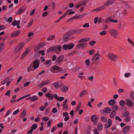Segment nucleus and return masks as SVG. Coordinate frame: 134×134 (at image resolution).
<instances>
[{
    "instance_id": "1",
    "label": "nucleus",
    "mask_w": 134,
    "mask_h": 134,
    "mask_svg": "<svg viewBox=\"0 0 134 134\" xmlns=\"http://www.w3.org/2000/svg\"><path fill=\"white\" fill-rule=\"evenodd\" d=\"M72 34V32L70 31H68L64 34L63 36V41L65 42L67 41L68 40L74 38V37H70Z\"/></svg>"
},
{
    "instance_id": "2",
    "label": "nucleus",
    "mask_w": 134,
    "mask_h": 134,
    "mask_svg": "<svg viewBox=\"0 0 134 134\" xmlns=\"http://www.w3.org/2000/svg\"><path fill=\"white\" fill-rule=\"evenodd\" d=\"M75 44L72 43H70L68 44H64L62 46L63 49L66 51L72 49L74 46Z\"/></svg>"
},
{
    "instance_id": "3",
    "label": "nucleus",
    "mask_w": 134,
    "mask_h": 134,
    "mask_svg": "<svg viewBox=\"0 0 134 134\" xmlns=\"http://www.w3.org/2000/svg\"><path fill=\"white\" fill-rule=\"evenodd\" d=\"M109 32L111 36L115 38H118L119 36L118 35V32L114 29H111L109 30Z\"/></svg>"
},
{
    "instance_id": "4",
    "label": "nucleus",
    "mask_w": 134,
    "mask_h": 134,
    "mask_svg": "<svg viewBox=\"0 0 134 134\" xmlns=\"http://www.w3.org/2000/svg\"><path fill=\"white\" fill-rule=\"evenodd\" d=\"M59 87L62 91L66 93L68 91V87L63 84L61 82H59Z\"/></svg>"
},
{
    "instance_id": "5",
    "label": "nucleus",
    "mask_w": 134,
    "mask_h": 134,
    "mask_svg": "<svg viewBox=\"0 0 134 134\" xmlns=\"http://www.w3.org/2000/svg\"><path fill=\"white\" fill-rule=\"evenodd\" d=\"M108 56L109 59L114 62H116L117 57L113 53L111 52L109 53Z\"/></svg>"
},
{
    "instance_id": "6",
    "label": "nucleus",
    "mask_w": 134,
    "mask_h": 134,
    "mask_svg": "<svg viewBox=\"0 0 134 134\" xmlns=\"http://www.w3.org/2000/svg\"><path fill=\"white\" fill-rule=\"evenodd\" d=\"M30 49L29 48H27L24 51L20 57V59H23L25 58L29 54Z\"/></svg>"
},
{
    "instance_id": "7",
    "label": "nucleus",
    "mask_w": 134,
    "mask_h": 134,
    "mask_svg": "<svg viewBox=\"0 0 134 134\" xmlns=\"http://www.w3.org/2000/svg\"><path fill=\"white\" fill-rule=\"evenodd\" d=\"M24 45L25 43L23 42L20 43L15 48V52H17L19 51L20 50L24 47Z\"/></svg>"
},
{
    "instance_id": "8",
    "label": "nucleus",
    "mask_w": 134,
    "mask_h": 134,
    "mask_svg": "<svg viewBox=\"0 0 134 134\" xmlns=\"http://www.w3.org/2000/svg\"><path fill=\"white\" fill-rule=\"evenodd\" d=\"M68 100L67 99H65L62 105L63 109L66 111L68 110V105L67 103Z\"/></svg>"
},
{
    "instance_id": "9",
    "label": "nucleus",
    "mask_w": 134,
    "mask_h": 134,
    "mask_svg": "<svg viewBox=\"0 0 134 134\" xmlns=\"http://www.w3.org/2000/svg\"><path fill=\"white\" fill-rule=\"evenodd\" d=\"M87 45V43H81L77 45L76 48L77 49H83L86 48Z\"/></svg>"
},
{
    "instance_id": "10",
    "label": "nucleus",
    "mask_w": 134,
    "mask_h": 134,
    "mask_svg": "<svg viewBox=\"0 0 134 134\" xmlns=\"http://www.w3.org/2000/svg\"><path fill=\"white\" fill-rule=\"evenodd\" d=\"M115 2V0H108L104 3L103 5L105 8L106 6L112 4Z\"/></svg>"
},
{
    "instance_id": "11",
    "label": "nucleus",
    "mask_w": 134,
    "mask_h": 134,
    "mask_svg": "<svg viewBox=\"0 0 134 134\" xmlns=\"http://www.w3.org/2000/svg\"><path fill=\"white\" fill-rule=\"evenodd\" d=\"M91 120L93 122H94L93 124L94 125H97L98 122V119L96 115H93L91 117Z\"/></svg>"
},
{
    "instance_id": "12",
    "label": "nucleus",
    "mask_w": 134,
    "mask_h": 134,
    "mask_svg": "<svg viewBox=\"0 0 134 134\" xmlns=\"http://www.w3.org/2000/svg\"><path fill=\"white\" fill-rule=\"evenodd\" d=\"M126 104L129 107H132L133 105V102L129 98H127L126 99Z\"/></svg>"
},
{
    "instance_id": "13",
    "label": "nucleus",
    "mask_w": 134,
    "mask_h": 134,
    "mask_svg": "<svg viewBox=\"0 0 134 134\" xmlns=\"http://www.w3.org/2000/svg\"><path fill=\"white\" fill-rule=\"evenodd\" d=\"M58 49H59V46H56L49 48L48 49L47 51L48 52H52L56 51Z\"/></svg>"
},
{
    "instance_id": "14",
    "label": "nucleus",
    "mask_w": 134,
    "mask_h": 134,
    "mask_svg": "<svg viewBox=\"0 0 134 134\" xmlns=\"http://www.w3.org/2000/svg\"><path fill=\"white\" fill-rule=\"evenodd\" d=\"M90 38L89 37H86L82 38L80 40H79L78 41V43H80L82 42H86L88 41H90Z\"/></svg>"
},
{
    "instance_id": "15",
    "label": "nucleus",
    "mask_w": 134,
    "mask_h": 134,
    "mask_svg": "<svg viewBox=\"0 0 134 134\" xmlns=\"http://www.w3.org/2000/svg\"><path fill=\"white\" fill-rule=\"evenodd\" d=\"M32 66L35 69L37 68L39 65V63L37 60L34 61L33 63Z\"/></svg>"
},
{
    "instance_id": "16",
    "label": "nucleus",
    "mask_w": 134,
    "mask_h": 134,
    "mask_svg": "<svg viewBox=\"0 0 134 134\" xmlns=\"http://www.w3.org/2000/svg\"><path fill=\"white\" fill-rule=\"evenodd\" d=\"M25 10V8L24 7H22L19 9L16 12V14L18 15L21 14L24 12Z\"/></svg>"
},
{
    "instance_id": "17",
    "label": "nucleus",
    "mask_w": 134,
    "mask_h": 134,
    "mask_svg": "<svg viewBox=\"0 0 134 134\" xmlns=\"http://www.w3.org/2000/svg\"><path fill=\"white\" fill-rule=\"evenodd\" d=\"M20 31L19 30H17L12 33L11 35V37H15L18 36L20 34Z\"/></svg>"
},
{
    "instance_id": "18",
    "label": "nucleus",
    "mask_w": 134,
    "mask_h": 134,
    "mask_svg": "<svg viewBox=\"0 0 134 134\" xmlns=\"http://www.w3.org/2000/svg\"><path fill=\"white\" fill-rule=\"evenodd\" d=\"M84 5L85 6L86 5H85V2L83 1H81L79 3H78L77 5L75 7V8H78Z\"/></svg>"
},
{
    "instance_id": "19",
    "label": "nucleus",
    "mask_w": 134,
    "mask_h": 134,
    "mask_svg": "<svg viewBox=\"0 0 134 134\" xmlns=\"http://www.w3.org/2000/svg\"><path fill=\"white\" fill-rule=\"evenodd\" d=\"M43 46V44H39L37 45L35 47L34 50L35 51H37L40 49Z\"/></svg>"
},
{
    "instance_id": "20",
    "label": "nucleus",
    "mask_w": 134,
    "mask_h": 134,
    "mask_svg": "<svg viewBox=\"0 0 134 134\" xmlns=\"http://www.w3.org/2000/svg\"><path fill=\"white\" fill-rule=\"evenodd\" d=\"M111 111L110 108L108 107H106L103 110V112L105 113H109Z\"/></svg>"
},
{
    "instance_id": "21",
    "label": "nucleus",
    "mask_w": 134,
    "mask_h": 134,
    "mask_svg": "<svg viewBox=\"0 0 134 134\" xmlns=\"http://www.w3.org/2000/svg\"><path fill=\"white\" fill-rule=\"evenodd\" d=\"M86 13H83V14L79 15L77 16H74L73 18H74V19H80L83 18L84 16L86 15Z\"/></svg>"
},
{
    "instance_id": "22",
    "label": "nucleus",
    "mask_w": 134,
    "mask_h": 134,
    "mask_svg": "<svg viewBox=\"0 0 134 134\" xmlns=\"http://www.w3.org/2000/svg\"><path fill=\"white\" fill-rule=\"evenodd\" d=\"M37 126H32L30 130L27 132V133L29 134L32 133L34 130H35L37 128Z\"/></svg>"
},
{
    "instance_id": "23",
    "label": "nucleus",
    "mask_w": 134,
    "mask_h": 134,
    "mask_svg": "<svg viewBox=\"0 0 134 134\" xmlns=\"http://www.w3.org/2000/svg\"><path fill=\"white\" fill-rule=\"evenodd\" d=\"M105 8L104 6L103 5L100 6L98 8L94 9L93 10L94 11H96L97 12H98L99 11L105 9Z\"/></svg>"
},
{
    "instance_id": "24",
    "label": "nucleus",
    "mask_w": 134,
    "mask_h": 134,
    "mask_svg": "<svg viewBox=\"0 0 134 134\" xmlns=\"http://www.w3.org/2000/svg\"><path fill=\"white\" fill-rule=\"evenodd\" d=\"M116 103V101L113 99L110 100L108 102V104L112 106L115 105V104Z\"/></svg>"
},
{
    "instance_id": "25",
    "label": "nucleus",
    "mask_w": 134,
    "mask_h": 134,
    "mask_svg": "<svg viewBox=\"0 0 134 134\" xmlns=\"http://www.w3.org/2000/svg\"><path fill=\"white\" fill-rule=\"evenodd\" d=\"M54 70H58L59 67L56 66H53L52 68H51L50 71L53 73L56 72H55L54 71Z\"/></svg>"
},
{
    "instance_id": "26",
    "label": "nucleus",
    "mask_w": 134,
    "mask_h": 134,
    "mask_svg": "<svg viewBox=\"0 0 134 134\" xmlns=\"http://www.w3.org/2000/svg\"><path fill=\"white\" fill-rule=\"evenodd\" d=\"M130 126H126L124 127L123 129V132L124 133H126L128 132L130 129Z\"/></svg>"
},
{
    "instance_id": "27",
    "label": "nucleus",
    "mask_w": 134,
    "mask_h": 134,
    "mask_svg": "<svg viewBox=\"0 0 134 134\" xmlns=\"http://www.w3.org/2000/svg\"><path fill=\"white\" fill-rule=\"evenodd\" d=\"M26 99H30L32 101H35L38 100V98L37 97L35 96H33L32 97H30L28 98H27Z\"/></svg>"
},
{
    "instance_id": "28",
    "label": "nucleus",
    "mask_w": 134,
    "mask_h": 134,
    "mask_svg": "<svg viewBox=\"0 0 134 134\" xmlns=\"http://www.w3.org/2000/svg\"><path fill=\"white\" fill-rule=\"evenodd\" d=\"M46 96L50 100H52L53 98V94H51L50 93H48L46 94Z\"/></svg>"
},
{
    "instance_id": "29",
    "label": "nucleus",
    "mask_w": 134,
    "mask_h": 134,
    "mask_svg": "<svg viewBox=\"0 0 134 134\" xmlns=\"http://www.w3.org/2000/svg\"><path fill=\"white\" fill-rule=\"evenodd\" d=\"M111 109L112 111L116 112L118 110L119 108L118 105H115L113 106Z\"/></svg>"
},
{
    "instance_id": "30",
    "label": "nucleus",
    "mask_w": 134,
    "mask_h": 134,
    "mask_svg": "<svg viewBox=\"0 0 134 134\" xmlns=\"http://www.w3.org/2000/svg\"><path fill=\"white\" fill-rule=\"evenodd\" d=\"M117 113L116 112L112 111L111 112L110 116L111 118H113L116 115Z\"/></svg>"
},
{
    "instance_id": "31",
    "label": "nucleus",
    "mask_w": 134,
    "mask_h": 134,
    "mask_svg": "<svg viewBox=\"0 0 134 134\" xmlns=\"http://www.w3.org/2000/svg\"><path fill=\"white\" fill-rule=\"evenodd\" d=\"M5 45L3 43H1L0 44V53L4 49Z\"/></svg>"
},
{
    "instance_id": "32",
    "label": "nucleus",
    "mask_w": 134,
    "mask_h": 134,
    "mask_svg": "<svg viewBox=\"0 0 134 134\" xmlns=\"http://www.w3.org/2000/svg\"><path fill=\"white\" fill-rule=\"evenodd\" d=\"M87 94V91L86 90H85L81 92L80 94V97H81Z\"/></svg>"
},
{
    "instance_id": "33",
    "label": "nucleus",
    "mask_w": 134,
    "mask_h": 134,
    "mask_svg": "<svg viewBox=\"0 0 134 134\" xmlns=\"http://www.w3.org/2000/svg\"><path fill=\"white\" fill-rule=\"evenodd\" d=\"M70 10H68L63 15L60 17L59 18V20L64 18L65 16L68 14V12L70 11Z\"/></svg>"
},
{
    "instance_id": "34",
    "label": "nucleus",
    "mask_w": 134,
    "mask_h": 134,
    "mask_svg": "<svg viewBox=\"0 0 134 134\" xmlns=\"http://www.w3.org/2000/svg\"><path fill=\"white\" fill-rule=\"evenodd\" d=\"M9 79V77H8L4 79V80L3 81L1 82L2 85H4L6 82H8Z\"/></svg>"
},
{
    "instance_id": "35",
    "label": "nucleus",
    "mask_w": 134,
    "mask_h": 134,
    "mask_svg": "<svg viewBox=\"0 0 134 134\" xmlns=\"http://www.w3.org/2000/svg\"><path fill=\"white\" fill-rule=\"evenodd\" d=\"M111 16H110L108 18H106L104 21V23H108L109 21L110 22V21H111Z\"/></svg>"
},
{
    "instance_id": "36",
    "label": "nucleus",
    "mask_w": 134,
    "mask_h": 134,
    "mask_svg": "<svg viewBox=\"0 0 134 134\" xmlns=\"http://www.w3.org/2000/svg\"><path fill=\"white\" fill-rule=\"evenodd\" d=\"M30 94H27V95H25V96L20 98L18 99V100L16 101V102H18L20 101V100L24 98H25L29 96H30Z\"/></svg>"
},
{
    "instance_id": "37",
    "label": "nucleus",
    "mask_w": 134,
    "mask_h": 134,
    "mask_svg": "<svg viewBox=\"0 0 134 134\" xmlns=\"http://www.w3.org/2000/svg\"><path fill=\"white\" fill-rule=\"evenodd\" d=\"M129 115V113L128 111H126L122 113V115L124 117L127 116Z\"/></svg>"
},
{
    "instance_id": "38",
    "label": "nucleus",
    "mask_w": 134,
    "mask_h": 134,
    "mask_svg": "<svg viewBox=\"0 0 134 134\" xmlns=\"http://www.w3.org/2000/svg\"><path fill=\"white\" fill-rule=\"evenodd\" d=\"M26 114V111L25 110H24L21 113L20 115V117H24L25 116Z\"/></svg>"
},
{
    "instance_id": "39",
    "label": "nucleus",
    "mask_w": 134,
    "mask_h": 134,
    "mask_svg": "<svg viewBox=\"0 0 134 134\" xmlns=\"http://www.w3.org/2000/svg\"><path fill=\"white\" fill-rule=\"evenodd\" d=\"M46 83H45V82L43 81L39 85L38 87L40 88H42L43 87L44 85H46Z\"/></svg>"
},
{
    "instance_id": "40",
    "label": "nucleus",
    "mask_w": 134,
    "mask_h": 134,
    "mask_svg": "<svg viewBox=\"0 0 134 134\" xmlns=\"http://www.w3.org/2000/svg\"><path fill=\"white\" fill-rule=\"evenodd\" d=\"M33 67V66H32V64H31L30 66L27 68V71L28 72H29L32 70H33V69H32Z\"/></svg>"
},
{
    "instance_id": "41",
    "label": "nucleus",
    "mask_w": 134,
    "mask_h": 134,
    "mask_svg": "<svg viewBox=\"0 0 134 134\" xmlns=\"http://www.w3.org/2000/svg\"><path fill=\"white\" fill-rule=\"evenodd\" d=\"M102 121L103 122H106L107 121V118L105 116H102L100 117Z\"/></svg>"
},
{
    "instance_id": "42",
    "label": "nucleus",
    "mask_w": 134,
    "mask_h": 134,
    "mask_svg": "<svg viewBox=\"0 0 134 134\" xmlns=\"http://www.w3.org/2000/svg\"><path fill=\"white\" fill-rule=\"evenodd\" d=\"M126 104V102L123 100H121L119 103L121 107H123L124 106L125 104Z\"/></svg>"
},
{
    "instance_id": "43",
    "label": "nucleus",
    "mask_w": 134,
    "mask_h": 134,
    "mask_svg": "<svg viewBox=\"0 0 134 134\" xmlns=\"http://www.w3.org/2000/svg\"><path fill=\"white\" fill-rule=\"evenodd\" d=\"M51 63L52 62L51 60H48L46 61L44 64L49 66L51 65Z\"/></svg>"
},
{
    "instance_id": "44",
    "label": "nucleus",
    "mask_w": 134,
    "mask_h": 134,
    "mask_svg": "<svg viewBox=\"0 0 134 134\" xmlns=\"http://www.w3.org/2000/svg\"><path fill=\"white\" fill-rule=\"evenodd\" d=\"M96 43L95 41H93L89 42V44L91 46H93Z\"/></svg>"
},
{
    "instance_id": "45",
    "label": "nucleus",
    "mask_w": 134,
    "mask_h": 134,
    "mask_svg": "<svg viewBox=\"0 0 134 134\" xmlns=\"http://www.w3.org/2000/svg\"><path fill=\"white\" fill-rule=\"evenodd\" d=\"M127 40L132 45V46L134 48V43L131 39H130L129 38H127Z\"/></svg>"
},
{
    "instance_id": "46",
    "label": "nucleus",
    "mask_w": 134,
    "mask_h": 134,
    "mask_svg": "<svg viewBox=\"0 0 134 134\" xmlns=\"http://www.w3.org/2000/svg\"><path fill=\"white\" fill-rule=\"evenodd\" d=\"M64 57V56L63 55L59 56V63L63 61V60Z\"/></svg>"
},
{
    "instance_id": "47",
    "label": "nucleus",
    "mask_w": 134,
    "mask_h": 134,
    "mask_svg": "<svg viewBox=\"0 0 134 134\" xmlns=\"http://www.w3.org/2000/svg\"><path fill=\"white\" fill-rule=\"evenodd\" d=\"M107 33V32L106 31H103L99 32V34L101 36H104L106 35Z\"/></svg>"
},
{
    "instance_id": "48",
    "label": "nucleus",
    "mask_w": 134,
    "mask_h": 134,
    "mask_svg": "<svg viewBox=\"0 0 134 134\" xmlns=\"http://www.w3.org/2000/svg\"><path fill=\"white\" fill-rule=\"evenodd\" d=\"M112 124V120L110 119L108 120V122L106 123L107 126H111Z\"/></svg>"
},
{
    "instance_id": "49",
    "label": "nucleus",
    "mask_w": 134,
    "mask_h": 134,
    "mask_svg": "<svg viewBox=\"0 0 134 134\" xmlns=\"http://www.w3.org/2000/svg\"><path fill=\"white\" fill-rule=\"evenodd\" d=\"M34 21V20L32 19L28 24L27 27H30Z\"/></svg>"
},
{
    "instance_id": "50",
    "label": "nucleus",
    "mask_w": 134,
    "mask_h": 134,
    "mask_svg": "<svg viewBox=\"0 0 134 134\" xmlns=\"http://www.w3.org/2000/svg\"><path fill=\"white\" fill-rule=\"evenodd\" d=\"M111 20L110 21V22L115 23H117L118 22V20H114L112 18V16H111Z\"/></svg>"
},
{
    "instance_id": "51",
    "label": "nucleus",
    "mask_w": 134,
    "mask_h": 134,
    "mask_svg": "<svg viewBox=\"0 0 134 134\" xmlns=\"http://www.w3.org/2000/svg\"><path fill=\"white\" fill-rule=\"evenodd\" d=\"M85 63L87 66H89L90 65V62L89 59H87L85 60Z\"/></svg>"
},
{
    "instance_id": "52",
    "label": "nucleus",
    "mask_w": 134,
    "mask_h": 134,
    "mask_svg": "<svg viewBox=\"0 0 134 134\" xmlns=\"http://www.w3.org/2000/svg\"><path fill=\"white\" fill-rule=\"evenodd\" d=\"M95 50L94 49H92L89 51V53L90 55H92L95 53Z\"/></svg>"
},
{
    "instance_id": "53",
    "label": "nucleus",
    "mask_w": 134,
    "mask_h": 134,
    "mask_svg": "<svg viewBox=\"0 0 134 134\" xmlns=\"http://www.w3.org/2000/svg\"><path fill=\"white\" fill-rule=\"evenodd\" d=\"M130 95L132 100H134V93L133 92H131Z\"/></svg>"
},
{
    "instance_id": "54",
    "label": "nucleus",
    "mask_w": 134,
    "mask_h": 134,
    "mask_svg": "<svg viewBox=\"0 0 134 134\" xmlns=\"http://www.w3.org/2000/svg\"><path fill=\"white\" fill-rule=\"evenodd\" d=\"M90 26L89 24L88 23H86L84 24L83 26V27L88 28Z\"/></svg>"
},
{
    "instance_id": "55",
    "label": "nucleus",
    "mask_w": 134,
    "mask_h": 134,
    "mask_svg": "<svg viewBox=\"0 0 134 134\" xmlns=\"http://www.w3.org/2000/svg\"><path fill=\"white\" fill-rule=\"evenodd\" d=\"M18 22V21H17L16 20H14L12 23V25L14 26H15L17 24Z\"/></svg>"
},
{
    "instance_id": "56",
    "label": "nucleus",
    "mask_w": 134,
    "mask_h": 134,
    "mask_svg": "<svg viewBox=\"0 0 134 134\" xmlns=\"http://www.w3.org/2000/svg\"><path fill=\"white\" fill-rule=\"evenodd\" d=\"M125 7L127 8V9H130L131 8V7L128 4L126 3L125 4Z\"/></svg>"
},
{
    "instance_id": "57",
    "label": "nucleus",
    "mask_w": 134,
    "mask_h": 134,
    "mask_svg": "<svg viewBox=\"0 0 134 134\" xmlns=\"http://www.w3.org/2000/svg\"><path fill=\"white\" fill-rule=\"evenodd\" d=\"M55 37V36L54 35H52L51 36L49 37L48 38V41H50L53 39Z\"/></svg>"
},
{
    "instance_id": "58",
    "label": "nucleus",
    "mask_w": 134,
    "mask_h": 134,
    "mask_svg": "<svg viewBox=\"0 0 134 134\" xmlns=\"http://www.w3.org/2000/svg\"><path fill=\"white\" fill-rule=\"evenodd\" d=\"M19 109H16L13 112V115H16L19 112Z\"/></svg>"
},
{
    "instance_id": "59",
    "label": "nucleus",
    "mask_w": 134,
    "mask_h": 134,
    "mask_svg": "<svg viewBox=\"0 0 134 134\" xmlns=\"http://www.w3.org/2000/svg\"><path fill=\"white\" fill-rule=\"evenodd\" d=\"M42 119L43 121H48L49 120V119L48 117H45L43 118Z\"/></svg>"
},
{
    "instance_id": "60",
    "label": "nucleus",
    "mask_w": 134,
    "mask_h": 134,
    "mask_svg": "<svg viewBox=\"0 0 134 134\" xmlns=\"http://www.w3.org/2000/svg\"><path fill=\"white\" fill-rule=\"evenodd\" d=\"M30 81H28L25 83L24 85V87H26L30 83Z\"/></svg>"
},
{
    "instance_id": "61",
    "label": "nucleus",
    "mask_w": 134,
    "mask_h": 134,
    "mask_svg": "<svg viewBox=\"0 0 134 134\" xmlns=\"http://www.w3.org/2000/svg\"><path fill=\"white\" fill-rule=\"evenodd\" d=\"M10 90H8L5 94V96L9 97L10 96Z\"/></svg>"
},
{
    "instance_id": "62",
    "label": "nucleus",
    "mask_w": 134,
    "mask_h": 134,
    "mask_svg": "<svg viewBox=\"0 0 134 134\" xmlns=\"http://www.w3.org/2000/svg\"><path fill=\"white\" fill-rule=\"evenodd\" d=\"M115 119L116 120H118L119 121H122V120L118 116H116L115 117Z\"/></svg>"
},
{
    "instance_id": "63",
    "label": "nucleus",
    "mask_w": 134,
    "mask_h": 134,
    "mask_svg": "<svg viewBox=\"0 0 134 134\" xmlns=\"http://www.w3.org/2000/svg\"><path fill=\"white\" fill-rule=\"evenodd\" d=\"M130 75L131 74L130 73H126L124 74V76L126 77H129Z\"/></svg>"
},
{
    "instance_id": "64",
    "label": "nucleus",
    "mask_w": 134,
    "mask_h": 134,
    "mask_svg": "<svg viewBox=\"0 0 134 134\" xmlns=\"http://www.w3.org/2000/svg\"><path fill=\"white\" fill-rule=\"evenodd\" d=\"M94 134H99L98 130L96 128H95L93 131Z\"/></svg>"
}]
</instances>
